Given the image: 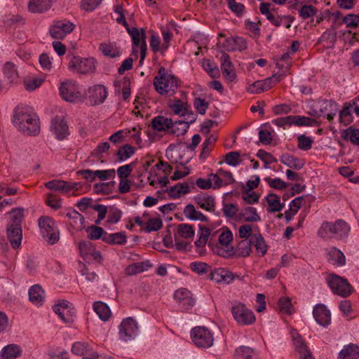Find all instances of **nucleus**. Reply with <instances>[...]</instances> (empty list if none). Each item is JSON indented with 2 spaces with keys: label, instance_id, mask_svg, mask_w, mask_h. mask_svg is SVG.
<instances>
[{
  "label": "nucleus",
  "instance_id": "680f3d73",
  "mask_svg": "<svg viewBox=\"0 0 359 359\" xmlns=\"http://www.w3.org/2000/svg\"><path fill=\"white\" fill-rule=\"evenodd\" d=\"M122 217V212L116 207L111 206L109 208L107 222L111 224H116Z\"/></svg>",
  "mask_w": 359,
  "mask_h": 359
},
{
  "label": "nucleus",
  "instance_id": "4c0bfd02",
  "mask_svg": "<svg viewBox=\"0 0 359 359\" xmlns=\"http://www.w3.org/2000/svg\"><path fill=\"white\" fill-rule=\"evenodd\" d=\"M93 310L99 318L104 321L107 320L111 315L109 307L102 302H95L93 304Z\"/></svg>",
  "mask_w": 359,
  "mask_h": 359
},
{
  "label": "nucleus",
  "instance_id": "dca6fc26",
  "mask_svg": "<svg viewBox=\"0 0 359 359\" xmlns=\"http://www.w3.org/2000/svg\"><path fill=\"white\" fill-rule=\"evenodd\" d=\"M313 317L320 325L326 327L331 323V313L330 310L323 304H317L313 309Z\"/></svg>",
  "mask_w": 359,
  "mask_h": 359
},
{
  "label": "nucleus",
  "instance_id": "2eb2a0df",
  "mask_svg": "<svg viewBox=\"0 0 359 359\" xmlns=\"http://www.w3.org/2000/svg\"><path fill=\"white\" fill-rule=\"evenodd\" d=\"M292 339L295 351L299 355V359H314L310 349L301 335L297 332H292Z\"/></svg>",
  "mask_w": 359,
  "mask_h": 359
},
{
  "label": "nucleus",
  "instance_id": "09e8293b",
  "mask_svg": "<svg viewBox=\"0 0 359 359\" xmlns=\"http://www.w3.org/2000/svg\"><path fill=\"white\" fill-rule=\"evenodd\" d=\"M88 237L90 240H97L101 238L103 241V237L107 232L100 226L92 225L89 226L87 230Z\"/></svg>",
  "mask_w": 359,
  "mask_h": 359
},
{
  "label": "nucleus",
  "instance_id": "37998d69",
  "mask_svg": "<svg viewBox=\"0 0 359 359\" xmlns=\"http://www.w3.org/2000/svg\"><path fill=\"white\" fill-rule=\"evenodd\" d=\"M10 220L7 225L21 227L22 222L24 217L22 208H14L10 213Z\"/></svg>",
  "mask_w": 359,
  "mask_h": 359
},
{
  "label": "nucleus",
  "instance_id": "4468645a",
  "mask_svg": "<svg viewBox=\"0 0 359 359\" xmlns=\"http://www.w3.org/2000/svg\"><path fill=\"white\" fill-rule=\"evenodd\" d=\"M47 189L59 191L64 194H68L71 191H77L81 187L80 183H71L67 181L60 180H53L47 182L45 184Z\"/></svg>",
  "mask_w": 359,
  "mask_h": 359
},
{
  "label": "nucleus",
  "instance_id": "393cba45",
  "mask_svg": "<svg viewBox=\"0 0 359 359\" xmlns=\"http://www.w3.org/2000/svg\"><path fill=\"white\" fill-rule=\"evenodd\" d=\"M150 126L154 130L165 131L169 128H172L174 123L171 118L158 116L152 118Z\"/></svg>",
  "mask_w": 359,
  "mask_h": 359
},
{
  "label": "nucleus",
  "instance_id": "864d4df0",
  "mask_svg": "<svg viewBox=\"0 0 359 359\" xmlns=\"http://www.w3.org/2000/svg\"><path fill=\"white\" fill-rule=\"evenodd\" d=\"M203 68L212 78H217L219 76V70L215 62L210 60H204L202 64Z\"/></svg>",
  "mask_w": 359,
  "mask_h": 359
},
{
  "label": "nucleus",
  "instance_id": "423d86ee",
  "mask_svg": "<svg viewBox=\"0 0 359 359\" xmlns=\"http://www.w3.org/2000/svg\"><path fill=\"white\" fill-rule=\"evenodd\" d=\"M233 319L239 325H250L255 322L256 317L252 310L240 302L231 306Z\"/></svg>",
  "mask_w": 359,
  "mask_h": 359
},
{
  "label": "nucleus",
  "instance_id": "49530a36",
  "mask_svg": "<svg viewBox=\"0 0 359 359\" xmlns=\"http://www.w3.org/2000/svg\"><path fill=\"white\" fill-rule=\"evenodd\" d=\"M341 137L350 140L353 144H359V129L350 127L342 132Z\"/></svg>",
  "mask_w": 359,
  "mask_h": 359
},
{
  "label": "nucleus",
  "instance_id": "052dcab7",
  "mask_svg": "<svg viewBox=\"0 0 359 359\" xmlns=\"http://www.w3.org/2000/svg\"><path fill=\"white\" fill-rule=\"evenodd\" d=\"M163 222L159 218H151L148 220L145 226V231L150 233L151 231H156L162 228Z\"/></svg>",
  "mask_w": 359,
  "mask_h": 359
},
{
  "label": "nucleus",
  "instance_id": "79ce46f5",
  "mask_svg": "<svg viewBox=\"0 0 359 359\" xmlns=\"http://www.w3.org/2000/svg\"><path fill=\"white\" fill-rule=\"evenodd\" d=\"M189 106V104L187 102H184L180 99H175L168 102V107L172 112L180 116L183 115L186 110H188Z\"/></svg>",
  "mask_w": 359,
  "mask_h": 359
},
{
  "label": "nucleus",
  "instance_id": "9b49d317",
  "mask_svg": "<svg viewBox=\"0 0 359 359\" xmlns=\"http://www.w3.org/2000/svg\"><path fill=\"white\" fill-rule=\"evenodd\" d=\"M233 240V234L230 230L223 231L219 236V243L222 247H217L214 250L218 255L227 258L234 254V249L232 246H229Z\"/></svg>",
  "mask_w": 359,
  "mask_h": 359
},
{
  "label": "nucleus",
  "instance_id": "20e7f679",
  "mask_svg": "<svg viewBox=\"0 0 359 359\" xmlns=\"http://www.w3.org/2000/svg\"><path fill=\"white\" fill-rule=\"evenodd\" d=\"M69 69L79 74H88L95 72L96 61L93 57L72 56L68 64Z\"/></svg>",
  "mask_w": 359,
  "mask_h": 359
},
{
  "label": "nucleus",
  "instance_id": "13d9d810",
  "mask_svg": "<svg viewBox=\"0 0 359 359\" xmlns=\"http://www.w3.org/2000/svg\"><path fill=\"white\" fill-rule=\"evenodd\" d=\"M254 350L248 346H240L235 351V356L237 359H248L252 357Z\"/></svg>",
  "mask_w": 359,
  "mask_h": 359
},
{
  "label": "nucleus",
  "instance_id": "6e6552de",
  "mask_svg": "<svg viewBox=\"0 0 359 359\" xmlns=\"http://www.w3.org/2000/svg\"><path fill=\"white\" fill-rule=\"evenodd\" d=\"M60 94L63 100L69 102L81 101L83 93L80 86L74 81L62 82L60 87Z\"/></svg>",
  "mask_w": 359,
  "mask_h": 359
},
{
  "label": "nucleus",
  "instance_id": "6ab92c4d",
  "mask_svg": "<svg viewBox=\"0 0 359 359\" xmlns=\"http://www.w3.org/2000/svg\"><path fill=\"white\" fill-rule=\"evenodd\" d=\"M220 61L221 69L224 77L229 81H233L236 77V74L229 55L226 53H222Z\"/></svg>",
  "mask_w": 359,
  "mask_h": 359
},
{
  "label": "nucleus",
  "instance_id": "c9c22d12",
  "mask_svg": "<svg viewBox=\"0 0 359 359\" xmlns=\"http://www.w3.org/2000/svg\"><path fill=\"white\" fill-rule=\"evenodd\" d=\"M103 241L111 245H123L126 243V233L123 231L114 233H107L103 237Z\"/></svg>",
  "mask_w": 359,
  "mask_h": 359
},
{
  "label": "nucleus",
  "instance_id": "5701e85b",
  "mask_svg": "<svg viewBox=\"0 0 359 359\" xmlns=\"http://www.w3.org/2000/svg\"><path fill=\"white\" fill-rule=\"evenodd\" d=\"M224 48L227 51H241L247 48L246 41L243 37H230L223 43Z\"/></svg>",
  "mask_w": 359,
  "mask_h": 359
},
{
  "label": "nucleus",
  "instance_id": "774afa93",
  "mask_svg": "<svg viewBox=\"0 0 359 359\" xmlns=\"http://www.w3.org/2000/svg\"><path fill=\"white\" fill-rule=\"evenodd\" d=\"M240 157L241 154L238 151H231L226 154L225 161L229 165L235 167L240 164Z\"/></svg>",
  "mask_w": 359,
  "mask_h": 359
},
{
  "label": "nucleus",
  "instance_id": "de8ad7c7",
  "mask_svg": "<svg viewBox=\"0 0 359 359\" xmlns=\"http://www.w3.org/2000/svg\"><path fill=\"white\" fill-rule=\"evenodd\" d=\"M100 49L104 55L111 58L119 57L121 55L120 50L116 46L111 43H102Z\"/></svg>",
  "mask_w": 359,
  "mask_h": 359
},
{
  "label": "nucleus",
  "instance_id": "603ef678",
  "mask_svg": "<svg viewBox=\"0 0 359 359\" xmlns=\"http://www.w3.org/2000/svg\"><path fill=\"white\" fill-rule=\"evenodd\" d=\"M320 40L327 43V48H332L337 41V33L333 29H327L323 34Z\"/></svg>",
  "mask_w": 359,
  "mask_h": 359
},
{
  "label": "nucleus",
  "instance_id": "a19ab883",
  "mask_svg": "<svg viewBox=\"0 0 359 359\" xmlns=\"http://www.w3.org/2000/svg\"><path fill=\"white\" fill-rule=\"evenodd\" d=\"M190 188L187 183H177L168 189L169 196L173 198H179L182 194H187L189 192Z\"/></svg>",
  "mask_w": 359,
  "mask_h": 359
},
{
  "label": "nucleus",
  "instance_id": "f3484780",
  "mask_svg": "<svg viewBox=\"0 0 359 359\" xmlns=\"http://www.w3.org/2000/svg\"><path fill=\"white\" fill-rule=\"evenodd\" d=\"M50 130L60 140H64L69 135V128L63 116H57L52 119Z\"/></svg>",
  "mask_w": 359,
  "mask_h": 359
},
{
  "label": "nucleus",
  "instance_id": "f8f14e48",
  "mask_svg": "<svg viewBox=\"0 0 359 359\" xmlns=\"http://www.w3.org/2000/svg\"><path fill=\"white\" fill-rule=\"evenodd\" d=\"M67 300H60L53 306V311L65 323H72L74 320V311Z\"/></svg>",
  "mask_w": 359,
  "mask_h": 359
},
{
  "label": "nucleus",
  "instance_id": "7c9ffc66",
  "mask_svg": "<svg viewBox=\"0 0 359 359\" xmlns=\"http://www.w3.org/2000/svg\"><path fill=\"white\" fill-rule=\"evenodd\" d=\"M280 161L286 166L294 168L295 170L302 169L304 165L303 160L299 159L289 154H283L280 156Z\"/></svg>",
  "mask_w": 359,
  "mask_h": 359
},
{
  "label": "nucleus",
  "instance_id": "a211bd4d",
  "mask_svg": "<svg viewBox=\"0 0 359 359\" xmlns=\"http://www.w3.org/2000/svg\"><path fill=\"white\" fill-rule=\"evenodd\" d=\"M89 99L92 104L102 103L107 97L106 88L102 85H95L89 88Z\"/></svg>",
  "mask_w": 359,
  "mask_h": 359
},
{
  "label": "nucleus",
  "instance_id": "0e129e2a",
  "mask_svg": "<svg viewBox=\"0 0 359 359\" xmlns=\"http://www.w3.org/2000/svg\"><path fill=\"white\" fill-rule=\"evenodd\" d=\"M298 140V147L303 150L307 151L312 147L313 140L306 136L305 135H301L297 137Z\"/></svg>",
  "mask_w": 359,
  "mask_h": 359
},
{
  "label": "nucleus",
  "instance_id": "72a5a7b5",
  "mask_svg": "<svg viewBox=\"0 0 359 359\" xmlns=\"http://www.w3.org/2000/svg\"><path fill=\"white\" fill-rule=\"evenodd\" d=\"M185 217L190 220L194 221H201L207 222L208 217L203 215L201 212L196 210L195 207L192 204H188L185 206L183 211Z\"/></svg>",
  "mask_w": 359,
  "mask_h": 359
},
{
  "label": "nucleus",
  "instance_id": "7ed1b4c3",
  "mask_svg": "<svg viewBox=\"0 0 359 359\" xmlns=\"http://www.w3.org/2000/svg\"><path fill=\"white\" fill-rule=\"evenodd\" d=\"M178 82V79L175 75L169 73L165 67H161L153 83L155 90L160 95L172 96L177 91Z\"/></svg>",
  "mask_w": 359,
  "mask_h": 359
},
{
  "label": "nucleus",
  "instance_id": "e2e57ef3",
  "mask_svg": "<svg viewBox=\"0 0 359 359\" xmlns=\"http://www.w3.org/2000/svg\"><path fill=\"white\" fill-rule=\"evenodd\" d=\"M257 156L264 162L265 168H269L267 165L271 164L273 163H276L278 161L277 159L274 156H273L270 153H268L263 149H259L257 151Z\"/></svg>",
  "mask_w": 359,
  "mask_h": 359
},
{
  "label": "nucleus",
  "instance_id": "c85d7f7f",
  "mask_svg": "<svg viewBox=\"0 0 359 359\" xmlns=\"http://www.w3.org/2000/svg\"><path fill=\"white\" fill-rule=\"evenodd\" d=\"M251 241L252 245L255 247L257 252L260 256H264L267 252L268 246L262 234L259 231L254 233L251 236Z\"/></svg>",
  "mask_w": 359,
  "mask_h": 359
},
{
  "label": "nucleus",
  "instance_id": "ddd939ff",
  "mask_svg": "<svg viewBox=\"0 0 359 359\" xmlns=\"http://www.w3.org/2000/svg\"><path fill=\"white\" fill-rule=\"evenodd\" d=\"M75 25L68 20H58L50 27L49 32L53 38L62 39L71 33Z\"/></svg>",
  "mask_w": 359,
  "mask_h": 359
},
{
  "label": "nucleus",
  "instance_id": "1a4fd4ad",
  "mask_svg": "<svg viewBox=\"0 0 359 359\" xmlns=\"http://www.w3.org/2000/svg\"><path fill=\"white\" fill-rule=\"evenodd\" d=\"M191 337L194 344L199 348H209L213 344V335L205 327L198 326L191 331Z\"/></svg>",
  "mask_w": 359,
  "mask_h": 359
},
{
  "label": "nucleus",
  "instance_id": "ea45409f",
  "mask_svg": "<svg viewBox=\"0 0 359 359\" xmlns=\"http://www.w3.org/2000/svg\"><path fill=\"white\" fill-rule=\"evenodd\" d=\"M195 231L193 226L188 224H180L177 226V231L174 235L184 239H192Z\"/></svg>",
  "mask_w": 359,
  "mask_h": 359
},
{
  "label": "nucleus",
  "instance_id": "cd10ccee",
  "mask_svg": "<svg viewBox=\"0 0 359 359\" xmlns=\"http://www.w3.org/2000/svg\"><path fill=\"white\" fill-rule=\"evenodd\" d=\"M22 353V349L20 346L11 344L4 346L0 353L1 359H15L19 357Z\"/></svg>",
  "mask_w": 359,
  "mask_h": 359
},
{
  "label": "nucleus",
  "instance_id": "473e14b6",
  "mask_svg": "<svg viewBox=\"0 0 359 359\" xmlns=\"http://www.w3.org/2000/svg\"><path fill=\"white\" fill-rule=\"evenodd\" d=\"M52 6V0H30L29 10L32 13H42L48 10Z\"/></svg>",
  "mask_w": 359,
  "mask_h": 359
},
{
  "label": "nucleus",
  "instance_id": "2f4dec72",
  "mask_svg": "<svg viewBox=\"0 0 359 359\" xmlns=\"http://www.w3.org/2000/svg\"><path fill=\"white\" fill-rule=\"evenodd\" d=\"M29 300L36 305H41L44 301V291L39 285H34L29 290Z\"/></svg>",
  "mask_w": 359,
  "mask_h": 359
},
{
  "label": "nucleus",
  "instance_id": "aec40b11",
  "mask_svg": "<svg viewBox=\"0 0 359 359\" xmlns=\"http://www.w3.org/2000/svg\"><path fill=\"white\" fill-rule=\"evenodd\" d=\"M195 203L202 209L208 212H215V200L214 197L205 193H201L194 197Z\"/></svg>",
  "mask_w": 359,
  "mask_h": 359
},
{
  "label": "nucleus",
  "instance_id": "0eeeda50",
  "mask_svg": "<svg viewBox=\"0 0 359 359\" xmlns=\"http://www.w3.org/2000/svg\"><path fill=\"white\" fill-rule=\"evenodd\" d=\"M39 226L43 237L46 241L53 245L59 240V230L55 226L53 219L48 217L39 219Z\"/></svg>",
  "mask_w": 359,
  "mask_h": 359
},
{
  "label": "nucleus",
  "instance_id": "b1692460",
  "mask_svg": "<svg viewBox=\"0 0 359 359\" xmlns=\"http://www.w3.org/2000/svg\"><path fill=\"white\" fill-rule=\"evenodd\" d=\"M128 33L132 38L133 41V51L137 53V48L144 41H146L145 30L141 28L140 30L135 27H129L127 29Z\"/></svg>",
  "mask_w": 359,
  "mask_h": 359
},
{
  "label": "nucleus",
  "instance_id": "5fc2aeb1",
  "mask_svg": "<svg viewBox=\"0 0 359 359\" xmlns=\"http://www.w3.org/2000/svg\"><path fill=\"white\" fill-rule=\"evenodd\" d=\"M135 152V149L129 144L121 147L117 151V156L119 161H124L129 158Z\"/></svg>",
  "mask_w": 359,
  "mask_h": 359
},
{
  "label": "nucleus",
  "instance_id": "f03ea898",
  "mask_svg": "<svg viewBox=\"0 0 359 359\" xmlns=\"http://www.w3.org/2000/svg\"><path fill=\"white\" fill-rule=\"evenodd\" d=\"M350 229V226L342 219L324 222L318 231V236L325 240L344 241L348 237Z\"/></svg>",
  "mask_w": 359,
  "mask_h": 359
},
{
  "label": "nucleus",
  "instance_id": "f704fd0d",
  "mask_svg": "<svg viewBox=\"0 0 359 359\" xmlns=\"http://www.w3.org/2000/svg\"><path fill=\"white\" fill-rule=\"evenodd\" d=\"M328 260L333 264L338 266H344L346 263V258L344 253L335 247L330 248L327 252Z\"/></svg>",
  "mask_w": 359,
  "mask_h": 359
},
{
  "label": "nucleus",
  "instance_id": "8fccbe9b",
  "mask_svg": "<svg viewBox=\"0 0 359 359\" xmlns=\"http://www.w3.org/2000/svg\"><path fill=\"white\" fill-rule=\"evenodd\" d=\"M210 235V231L208 228L200 226L198 238L195 242L196 246L197 248H203L207 243Z\"/></svg>",
  "mask_w": 359,
  "mask_h": 359
},
{
  "label": "nucleus",
  "instance_id": "a878e982",
  "mask_svg": "<svg viewBox=\"0 0 359 359\" xmlns=\"http://www.w3.org/2000/svg\"><path fill=\"white\" fill-rule=\"evenodd\" d=\"M211 279L217 282H224L230 284L234 279L233 274L224 269H218L214 271H211Z\"/></svg>",
  "mask_w": 359,
  "mask_h": 359
},
{
  "label": "nucleus",
  "instance_id": "bb28decb",
  "mask_svg": "<svg viewBox=\"0 0 359 359\" xmlns=\"http://www.w3.org/2000/svg\"><path fill=\"white\" fill-rule=\"evenodd\" d=\"M339 359H359V346L349 344L344 346L338 354Z\"/></svg>",
  "mask_w": 359,
  "mask_h": 359
},
{
  "label": "nucleus",
  "instance_id": "4d7b16f0",
  "mask_svg": "<svg viewBox=\"0 0 359 359\" xmlns=\"http://www.w3.org/2000/svg\"><path fill=\"white\" fill-rule=\"evenodd\" d=\"M184 114L181 116L184 117V119L179 121H175V123L186 124V128H189V125L194 123L196 120V115L192 111L191 106L189 105L188 107V110H186V112L183 113Z\"/></svg>",
  "mask_w": 359,
  "mask_h": 359
},
{
  "label": "nucleus",
  "instance_id": "bf43d9fd",
  "mask_svg": "<svg viewBox=\"0 0 359 359\" xmlns=\"http://www.w3.org/2000/svg\"><path fill=\"white\" fill-rule=\"evenodd\" d=\"M323 100L312 101L309 106L308 114L314 117H320L322 116V102Z\"/></svg>",
  "mask_w": 359,
  "mask_h": 359
},
{
  "label": "nucleus",
  "instance_id": "39448f33",
  "mask_svg": "<svg viewBox=\"0 0 359 359\" xmlns=\"http://www.w3.org/2000/svg\"><path fill=\"white\" fill-rule=\"evenodd\" d=\"M326 280L331 290L335 294L346 297L353 292V288L348 280L339 276L330 274Z\"/></svg>",
  "mask_w": 359,
  "mask_h": 359
},
{
  "label": "nucleus",
  "instance_id": "4be33fe9",
  "mask_svg": "<svg viewBox=\"0 0 359 359\" xmlns=\"http://www.w3.org/2000/svg\"><path fill=\"white\" fill-rule=\"evenodd\" d=\"M7 238L11 243L13 248H20L22 239V231L21 227L7 225L6 227Z\"/></svg>",
  "mask_w": 359,
  "mask_h": 359
},
{
  "label": "nucleus",
  "instance_id": "9d476101",
  "mask_svg": "<svg viewBox=\"0 0 359 359\" xmlns=\"http://www.w3.org/2000/svg\"><path fill=\"white\" fill-rule=\"evenodd\" d=\"M118 328L119 338L124 341L134 339L138 333L137 323L131 317L123 319Z\"/></svg>",
  "mask_w": 359,
  "mask_h": 359
},
{
  "label": "nucleus",
  "instance_id": "69168bd1",
  "mask_svg": "<svg viewBox=\"0 0 359 359\" xmlns=\"http://www.w3.org/2000/svg\"><path fill=\"white\" fill-rule=\"evenodd\" d=\"M88 351V345L83 342H75L72 346V353L77 355H84L87 354Z\"/></svg>",
  "mask_w": 359,
  "mask_h": 359
},
{
  "label": "nucleus",
  "instance_id": "338daca9",
  "mask_svg": "<svg viewBox=\"0 0 359 359\" xmlns=\"http://www.w3.org/2000/svg\"><path fill=\"white\" fill-rule=\"evenodd\" d=\"M82 257H87L94 248L93 243L88 241H81L78 244Z\"/></svg>",
  "mask_w": 359,
  "mask_h": 359
},
{
  "label": "nucleus",
  "instance_id": "58836bf2",
  "mask_svg": "<svg viewBox=\"0 0 359 359\" xmlns=\"http://www.w3.org/2000/svg\"><path fill=\"white\" fill-rule=\"evenodd\" d=\"M269 205L267 210L269 212H275L280 211L283 208V204L280 203V198L277 194H269L266 197Z\"/></svg>",
  "mask_w": 359,
  "mask_h": 359
},
{
  "label": "nucleus",
  "instance_id": "e433bc0d",
  "mask_svg": "<svg viewBox=\"0 0 359 359\" xmlns=\"http://www.w3.org/2000/svg\"><path fill=\"white\" fill-rule=\"evenodd\" d=\"M292 125L296 126H316L318 125V122L314 118L304 116H290V126Z\"/></svg>",
  "mask_w": 359,
  "mask_h": 359
},
{
  "label": "nucleus",
  "instance_id": "a18cd8bd",
  "mask_svg": "<svg viewBox=\"0 0 359 359\" xmlns=\"http://www.w3.org/2000/svg\"><path fill=\"white\" fill-rule=\"evenodd\" d=\"M252 251V241L250 239H243L240 241L236 248V253L239 257H248Z\"/></svg>",
  "mask_w": 359,
  "mask_h": 359
},
{
  "label": "nucleus",
  "instance_id": "f257e3e1",
  "mask_svg": "<svg viewBox=\"0 0 359 359\" xmlns=\"http://www.w3.org/2000/svg\"><path fill=\"white\" fill-rule=\"evenodd\" d=\"M13 123L18 130L26 135L39 133V118L29 107L18 106L14 110Z\"/></svg>",
  "mask_w": 359,
  "mask_h": 359
},
{
  "label": "nucleus",
  "instance_id": "6e6d98bb",
  "mask_svg": "<svg viewBox=\"0 0 359 359\" xmlns=\"http://www.w3.org/2000/svg\"><path fill=\"white\" fill-rule=\"evenodd\" d=\"M190 268L193 271L198 274H204L211 271L210 266L201 262H194L191 263Z\"/></svg>",
  "mask_w": 359,
  "mask_h": 359
},
{
  "label": "nucleus",
  "instance_id": "3c124183",
  "mask_svg": "<svg viewBox=\"0 0 359 359\" xmlns=\"http://www.w3.org/2000/svg\"><path fill=\"white\" fill-rule=\"evenodd\" d=\"M271 4L269 3H261L259 11L262 14L264 15L267 20H269L273 25L277 16L273 13L274 9L271 8Z\"/></svg>",
  "mask_w": 359,
  "mask_h": 359
},
{
  "label": "nucleus",
  "instance_id": "412c9836",
  "mask_svg": "<svg viewBox=\"0 0 359 359\" xmlns=\"http://www.w3.org/2000/svg\"><path fill=\"white\" fill-rule=\"evenodd\" d=\"M5 80L10 84H17L19 81V72L16 65L11 62H6L2 68Z\"/></svg>",
  "mask_w": 359,
  "mask_h": 359
},
{
  "label": "nucleus",
  "instance_id": "c03bdc74",
  "mask_svg": "<svg viewBox=\"0 0 359 359\" xmlns=\"http://www.w3.org/2000/svg\"><path fill=\"white\" fill-rule=\"evenodd\" d=\"M241 215L248 222H259L261 220L256 208L251 206L243 208Z\"/></svg>",
  "mask_w": 359,
  "mask_h": 359
},
{
  "label": "nucleus",
  "instance_id": "c756f323",
  "mask_svg": "<svg viewBox=\"0 0 359 359\" xmlns=\"http://www.w3.org/2000/svg\"><path fill=\"white\" fill-rule=\"evenodd\" d=\"M321 108L322 116L326 114V118L330 121L334 119L338 110L337 104L332 100H323Z\"/></svg>",
  "mask_w": 359,
  "mask_h": 359
}]
</instances>
